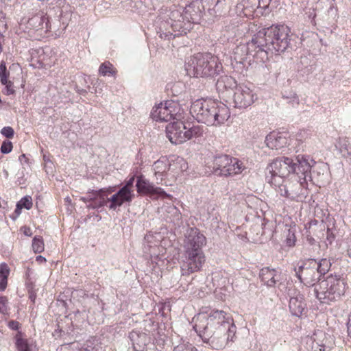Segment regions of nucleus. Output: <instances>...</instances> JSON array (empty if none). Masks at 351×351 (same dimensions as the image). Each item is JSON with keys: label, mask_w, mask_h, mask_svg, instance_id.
<instances>
[{"label": "nucleus", "mask_w": 351, "mask_h": 351, "mask_svg": "<svg viewBox=\"0 0 351 351\" xmlns=\"http://www.w3.org/2000/svg\"><path fill=\"white\" fill-rule=\"evenodd\" d=\"M289 29L285 25H272L263 29L255 34L247 45H241L237 50L245 51L253 56L268 58L276 52H284L289 46Z\"/></svg>", "instance_id": "nucleus-1"}, {"label": "nucleus", "mask_w": 351, "mask_h": 351, "mask_svg": "<svg viewBox=\"0 0 351 351\" xmlns=\"http://www.w3.org/2000/svg\"><path fill=\"white\" fill-rule=\"evenodd\" d=\"M231 318L232 316L221 310L202 312L193 317V329L204 343L210 345L216 336L225 331L226 325Z\"/></svg>", "instance_id": "nucleus-2"}, {"label": "nucleus", "mask_w": 351, "mask_h": 351, "mask_svg": "<svg viewBox=\"0 0 351 351\" xmlns=\"http://www.w3.org/2000/svg\"><path fill=\"white\" fill-rule=\"evenodd\" d=\"M206 237L197 228H190L184 243L183 260L181 265L183 276H188L200 270L205 261L202 247Z\"/></svg>", "instance_id": "nucleus-3"}, {"label": "nucleus", "mask_w": 351, "mask_h": 351, "mask_svg": "<svg viewBox=\"0 0 351 351\" xmlns=\"http://www.w3.org/2000/svg\"><path fill=\"white\" fill-rule=\"evenodd\" d=\"M190 112L199 123L207 125L223 124L230 116L226 105L213 100H196L192 104Z\"/></svg>", "instance_id": "nucleus-4"}, {"label": "nucleus", "mask_w": 351, "mask_h": 351, "mask_svg": "<svg viewBox=\"0 0 351 351\" xmlns=\"http://www.w3.org/2000/svg\"><path fill=\"white\" fill-rule=\"evenodd\" d=\"M315 160L306 155H298L295 159L289 157L277 158L267 167L269 173L287 176L293 173L302 177L304 181L311 178V168Z\"/></svg>", "instance_id": "nucleus-5"}, {"label": "nucleus", "mask_w": 351, "mask_h": 351, "mask_svg": "<svg viewBox=\"0 0 351 351\" xmlns=\"http://www.w3.org/2000/svg\"><path fill=\"white\" fill-rule=\"evenodd\" d=\"M187 74L195 77H214L222 71L219 59L210 53H197L185 64Z\"/></svg>", "instance_id": "nucleus-6"}, {"label": "nucleus", "mask_w": 351, "mask_h": 351, "mask_svg": "<svg viewBox=\"0 0 351 351\" xmlns=\"http://www.w3.org/2000/svg\"><path fill=\"white\" fill-rule=\"evenodd\" d=\"M346 289L347 283L340 275L330 274L315 285L314 291L321 303L330 304L340 300Z\"/></svg>", "instance_id": "nucleus-7"}, {"label": "nucleus", "mask_w": 351, "mask_h": 351, "mask_svg": "<svg viewBox=\"0 0 351 351\" xmlns=\"http://www.w3.org/2000/svg\"><path fill=\"white\" fill-rule=\"evenodd\" d=\"M203 132L202 127L199 125L187 127L183 121L178 119L166 126L167 137L171 143L175 145L184 143L193 137L201 136Z\"/></svg>", "instance_id": "nucleus-8"}, {"label": "nucleus", "mask_w": 351, "mask_h": 351, "mask_svg": "<svg viewBox=\"0 0 351 351\" xmlns=\"http://www.w3.org/2000/svg\"><path fill=\"white\" fill-rule=\"evenodd\" d=\"M213 169L216 174L227 177L241 173L244 166L237 158L226 154H219L214 157Z\"/></svg>", "instance_id": "nucleus-9"}, {"label": "nucleus", "mask_w": 351, "mask_h": 351, "mask_svg": "<svg viewBox=\"0 0 351 351\" xmlns=\"http://www.w3.org/2000/svg\"><path fill=\"white\" fill-rule=\"evenodd\" d=\"M295 271L300 281L308 287H315L316 282L319 283L322 280L317 271L315 259L308 260L298 269H295Z\"/></svg>", "instance_id": "nucleus-10"}, {"label": "nucleus", "mask_w": 351, "mask_h": 351, "mask_svg": "<svg viewBox=\"0 0 351 351\" xmlns=\"http://www.w3.org/2000/svg\"><path fill=\"white\" fill-rule=\"evenodd\" d=\"M179 110L178 104L173 101H167L154 107L151 114L152 118L156 121L167 122L172 119H177L176 117Z\"/></svg>", "instance_id": "nucleus-11"}, {"label": "nucleus", "mask_w": 351, "mask_h": 351, "mask_svg": "<svg viewBox=\"0 0 351 351\" xmlns=\"http://www.w3.org/2000/svg\"><path fill=\"white\" fill-rule=\"evenodd\" d=\"M184 20L172 23V21H161L158 34L161 38L170 40L183 34H186L188 27Z\"/></svg>", "instance_id": "nucleus-12"}, {"label": "nucleus", "mask_w": 351, "mask_h": 351, "mask_svg": "<svg viewBox=\"0 0 351 351\" xmlns=\"http://www.w3.org/2000/svg\"><path fill=\"white\" fill-rule=\"evenodd\" d=\"M298 178L292 181L286 182L284 186H280L278 193L281 196L286 197L291 200H298L303 191V184L306 182L302 178L297 176Z\"/></svg>", "instance_id": "nucleus-13"}, {"label": "nucleus", "mask_w": 351, "mask_h": 351, "mask_svg": "<svg viewBox=\"0 0 351 351\" xmlns=\"http://www.w3.org/2000/svg\"><path fill=\"white\" fill-rule=\"evenodd\" d=\"M256 99L253 91L245 85H239L233 95L235 108H246L251 106Z\"/></svg>", "instance_id": "nucleus-14"}, {"label": "nucleus", "mask_w": 351, "mask_h": 351, "mask_svg": "<svg viewBox=\"0 0 351 351\" xmlns=\"http://www.w3.org/2000/svg\"><path fill=\"white\" fill-rule=\"evenodd\" d=\"M236 334L237 326L232 317L231 321L228 322V324L226 325L225 331L218 336H216V338L210 345L216 349H221L230 343H233L236 341Z\"/></svg>", "instance_id": "nucleus-15"}, {"label": "nucleus", "mask_w": 351, "mask_h": 351, "mask_svg": "<svg viewBox=\"0 0 351 351\" xmlns=\"http://www.w3.org/2000/svg\"><path fill=\"white\" fill-rule=\"evenodd\" d=\"M204 16L207 21H215L224 14V0H202Z\"/></svg>", "instance_id": "nucleus-16"}, {"label": "nucleus", "mask_w": 351, "mask_h": 351, "mask_svg": "<svg viewBox=\"0 0 351 351\" xmlns=\"http://www.w3.org/2000/svg\"><path fill=\"white\" fill-rule=\"evenodd\" d=\"M136 190L140 194H149L150 195H158L164 197H169V195L160 187H156L149 180H146L143 175L137 177Z\"/></svg>", "instance_id": "nucleus-17"}, {"label": "nucleus", "mask_w": 351, "mask_h": 351, "mask_svg": "<svg viewBox=\"0 0 351 351\" xmlns=\"http://www.w3.org/2000/svg\"><path fill=\"white\" fill-rule=\"evenodd\" d=\"M184 18L193 23H199L204 16V8L202 0L195 1L187 5L184 9Z\"/></svg>", "instance_id": "nucleus-18"}, {"label": "nucleus", "mask_w": 351, "mask_h": 351, "mask_svg": "<svg viewBox=\"0 0 351 351\" xmlns=\"http://www.w3.org/2000/svg\"><path fill=\"white\" fill-rule=\"evenodd\" d=\"M134 197V190L126 189L123 186L108 199L110 204L108 208L115 210L117 208L121 206L124 203L130 204Z\"/></svg>", "instance_id": "nucleus-19"}, {"label": "nucleus", "mask_w": 351, "mask_h": 351, "mask_svg": "<svg viewBox=\"0 0 351 351\" xmlns=\"http://www.w3.org/2000/svg\"><path fill=\"white\" fill-rule=\"evenodd\" d=\"M114 191L112 187L108 189H101L99 190L91 191L92 193L95 194L94 197H90L89 200L93 201V204L88 206L89 208H99L103 207L107 204L108 202L110 203L108 200V195Z\"/></svg>", "instance_id": "nucleus-20"}, {"label": "nucleus", "mask_w": 351, "mask_h": 351, "mask_svg": "<svg viewBox=\"0 0 351 351\" xmlns=\"http://www.w3.org/2000/svg\"><path fill=\"white\" fill-rule=\"evenodd\" d=\"M266 145L271 149L278 150L287 146V138L278 132H271L265 138Z\"/></svg>", "instance_id": "nucleus-21"}, {"label": "nucleus", "mask_w": 351, "mask_h": 351, "mask_svg": "<svg viewBox=\"0 0 351 351\" xmlns=\"http://www.w3.org/2000/svg\"><path fill=\"white\" fill-rule=\"evenodd\" d=\"M278 272L275 269H270L269 267H264L261 269L259 277L261 281L269 287H275L276 282L279 281Z\"/></svg>", "instance_id": "nucleus-22"}, {"label": "nucleus", "mask_w": 351, "mask_h": 351, "mask_svg": "<svg viewBox=\"0 0 351 351\" xmlns=\"http://www.w3.org/2000/svg\"><path fill=\"white\" fill-rule=\"evenodd\" d=\"M289 310L293 315L300 317L306 308V303L303 295L298 293L291 297L289 304Z\"/></svg>", "instance_id": "nucleus-23"}, {"label": "nucleus", "mask_w": 351, "mask_h": 351, "mask_svg": "<svg viewBox=\"0 0 351 351\" xmlns=\"http://www.w3.org/2000/svg\"><path fill=\"white\" fill-rule=\"evenodd\" d=\"M237 86L236 80L231 76L226 75L221 76L216 82V89L219 94L222 95Z\"/></svg>", "instance_id": "nucleus-24"}, {"label": "nucleus", "mask_w": 351, "mask_h": 351, "mask_svg": "<svg viewBox=\"0 0 351 351\" xmlns=\"http://www.w3.org/2000/svg\"><path fill=\"white\" fill-rule=\"evenodd\" d=\"M326 341V333L321 330L315 331L311 337L306 338V343H311L312 349H319L320 351L324 350Z\"/></svg>", "instance_id": "nucleus-25"}, {"label": "nucleus", "mask_w": 351, "mask_h": 351, "mask_svg": "<svg viewBox=\"0 0 351 351\" xmlns=\"http://www.w3.org/2000/svg\"><path fill=\"white\" fill-rule=\"evenodd\" d=\"M336 147L343 157L351 156V141L348 138H339Z\"/></svg>", "instance_id": "nucleus-26"}, {"label": "nucleus", "mask_w": 351, "mask_h": 351, "mask_svg": "<svg viewBox=\"0 0 351 351\" xmlns=\"http://www.w3.org/2000/svg\"><path fill=\"white\" fill-rule=\"evenodd\" d=\"M270 176H267L266 178L267 180L268 183H269L271 186H273L276 191L278 193V190H280V186H284L285 180L284 178L285 176H282L281 175L269 173Z\"/></svg>", "instance_id": "nucleus-27"}, {"label": "nucleus", "mask_w": 351, "mask_h": 351, "mask_svg": "<svg viewBox=\"0 0 351 351\" xmlns=\"http://www.w3.org/2000/svg\"><path fill=\"white\" fill-rule=\"evenodd\" d=\"M22 332L18 331L15 335L16 339V347L18 351H31L30 346L27 342V340L22 337Z\"/></svg>", "instance_id": "nucleus-28"}, {"label": "nucleus", "mask_w": 351, "mask_h": 351, "mask_svg": "<svg viewBox=\"0 0 351 351\" xmlns=\"http://www.w3.org/2000/svg\"><path fill=\"white\" fill-rule=\"evenodd\" d=\"M166 211L168 214L167 219L170 221L176 223L181 219V213L180 210L173 205L167 206Z\"/></svg>", "instance_id": "nucleus-29"}, {"label": "nucleus", "mask_w": 351, "mask_h": 351, "mask_svg": "<svg viewBox=\"0 0 351 351\" xmlns=\"http://www.w3.org/2000/svg\"><path fill=\"white\" fill-rule=\"evenodd\" d=\"M9 268L5 263L0 265V291H3L7 287Z\"/></svg>", "instance_id": "nucleus-30"}, {"label": "nucleus", "mask_w": 351, "mask_h": 351, "mask_svg": "<svg viewBox=\"0 0 351 351\" xmlns=\"http://www.w3.org/2000/svg\"><path fill=\"white\" fill-rule=\"evenodd\" d=\"M99 73L103 76L115 75L117 71L109 61H106L100 65Z\"/></svg>", "instance_id": "nucleus-31"}, {"label": "nucleus", "mask_w": 351, "mask_h": 351, "mask_svg": "<svg viewBox=\"0 0 351 351\" xmlns=\"http://www.w3.org/2000/svg\"><path fill=\"white\" fill-rule=\"evenodd\" d=\"M315 267L321 277L330 270L331 263L330 260L322 258L319 263L315 261Z\"/></svg>", "instance_id": "nucleus-32"}, {"label": "nucleus", "mask_w": 351, "mask_h": 351, "mask_svg": "<svg viewBox=\"0 0 351 351\" xmlns=\"http://www.w3.org/2000/svg\"><path fill=\"white\" fill-rule=\"evenodd\" d=\"M168 18L164 21H172V23L185 20L184 12L182 13L180 10L173 9L170 10L169 13L167 14Z\"/></svg>", "instance_id": "nucleus-33"}, {"label": "nucleus", "mask_w": 351, "mask_h": 351, "mask_svg": "<svg viewBox=\"0 0 351 351\" xmlns=\"http://www.w3.org/2000/svg\"><path fill=\"white\" fill-rule=\"evenodd\" d=\"M295 241H296L295 228H288L287 237L285 239L287 245L289 247H293L295 245Z\"/></svg>", "instance_id": "nucleus-34"}, {"label": "nucleus", "mask_w": 351, "mask_h": 351, "mask_svg": "<svg viewBox=\"0 0 351 351\" xmlns=\"http://www.w3.org/2000/svg\"><path fill=\"white\" fill-rule=\"evenodd\" d=\"M32 249L35 253H41L44 250V242L41 237H35L33 239Z\"/></svg>", "instance_id": "nucleus-35"}, {"label": "nucleus", "mask_w": 351, "mask_h": 351, "mask_svg": "<svg viewBox=\"0 0 351 351\" xmlns=\"http://www.w3.org/2000/svg\"><path fill=\"white\" fill-rule=\"evenodd\" d=\"M10 73L7 71L5 62L2 61L0 63V82L1 84L8 83Z\"/></svg>", "instance_id": "nucleus-36"}, {"label": "nucleus", "mask_w": 351, "mask_h": 351, "mask_svg": "<svg viewBox=\"0 0 351 351\" xmlns=\"http://www.w3.org/2000/svg\"><path fill=\"white\" fill-rule=\"evenodd\" d=\"M17 208H25L27 210L32 207V202L30 197L26 196L23 197L16 204Z\"/></svg>", "instance_id": "nucleus-37"}, {"label": "nucleus", "mask_w": 351, "mask_h": 351, "mask_svg": "<svg viewBox=\"0 0 351 351\" xmlns=\"http://www.w3.org/2000/svg\"><path fill=\"white\" fill-rule=\"evenodd\" d=\"M173 351H197V349L190 343H181L176 346Z\"/></svg>", "instance_id": "nucleus-38"}, {"label": "nucleus", "mask_w": 351, "mask_h": 351, "mask_svg": "<svg viewBox=\"0 0 351 351\" xmlns=\"http://www.w3.org/2000/svg\"><path fill=\"white\" fill-rule=\"evenodd\" d=\"M12 149V143L9 141H4L1 147V152L6 154L11 152Z\"/></svg>", "instance_id": "nucleus-39"}, {"label": "nucleus", "mask_w": 351, "mask_h": 351, "mask_svg": "<svg viewBox=\"0 0 351 351\" xmlns=\"http://www.w3.org/2000/svg\"><path fill=\"white\" fill-rule=\"evenodd\" d=\"M3 85H5V90L3 93L7 95H12L14 94L15 90L14 89V84L12 81L8 80V83L6 84H2Z\"/></svg>", "instance_id": "nucleus-40"}, {"label": "nucleus", "mask_w": 351, "mask_h": 351, "mask_svg": "<svg viewBox=\"0 0 351 351\" xmlns=\"http://www.w3.org/2000/svg\"><path fill=\"white\" fill-rule=\"evenodd\" d=\"M1 134L6 138H10L13 137L14 131L12 128L6 126L1 129Z\"/></svg>", "instance_id": "nucleus-41"}, {"label": "nucleus", "mask_w": 351, "mask_h": 351, "mask_svg": "<svg viewBox=\"0 0 351 351\" xmlns=\"http://www.w3.org/2000/svg\"><path fill=\"white\" fill-rule=\"evenodd\" d=\"M8 310V300L5 297H0V313L3 314L7 313Z\"/></svg>", "instance_id": "nucleus-42"}, {"label": "nucleus", "mask_w": 351, "mask_h": 351, "mask_svg": "<svg viewBox=\"0 0 351 351\" xmlns=\"http://www.w3.org/2000/svg\"><path fill=\"white\" fill-rule=\"evenodd\" d=\"M287 98L288 99L287 103L291 104L293 107H295V106L299 105L300 99L296 94L293 93L291 95V97H287Z\"/></svg>", "instance_id": "nucleus-43"}, {"label": "nucleus", "mask_w": 351, "mask_h": 351, "mask_svg": "<svg viewBox=\"0 0 351 351\" xmlns=\"http://www.w3.org/2000/svg\"><path fill=\"white\" fill-rule=\"evenodd\" d=\"M135 180V176H132L131 178H130L129 180H126L124 185L123 186V188H126V189L133 190L134 186V182Z\"/></svg>", "instance_id": "nucleus-44"}, {"label": "nucleus", "mask_w": 351, "mask_h": 351, "mask_svg": "<svg viewBox=\"0 0 351 351\" xmlns=\"http://www.w3.org/2000/svg\"><path fill=\"white\" fill-rule=\"evenodd\" d=\"M8 326L10 329L17 330L20 328L21 324L17 321L11 320L8 322Z\"/></svg>", "instance_id": "nucleus-45"}, {"label": "nucleus", "mask_w": 351, "mask_h": 351, "mask_svg": "<svg viewBox=\"0 0 351 351\" xmlns=\"http://www.w3.org/2000/svg\"><path fill=\"white\" fill-rule=\"evenodd\" d=\"M335 236L333 234V232L330 230V228H327L326 231V240L329 243V244H331L332 241L335 240Z\"/></svg>", "instance_id": "nucleus-46"}, {"label": "nucleus", "mask_w": 351, "mask_h": 351, "mask_svg": "<svg viewBox=\"0 0 351 351\" xmlns=\"http://www.w3.org/2000/svg\"><path fill=\"white\" fill-rule=\"evenodd\" d=\"M163 165V162L160 161V160H157L156 162H154V169L156 171V174L157 173H160L161 171H160V168H161V165Z\"/></svg>", "instance_id": "nucleus-47"}, {"label": "nucleus", "mask_w": 351, "mask_h": 351, "mask_svg": "<svg viewBox=\"0 0 351 351\" xmlns=\"http://www.w3.org/2000/svg\"><path fill=\"white\" fill-rule=\"evenodd\" d=\"M88 195L86 196V197H81V200L83 201L84 202L86 203V202H91V204H93V201H90L89 200V198L90 197H94L95 196V194L92 193L91 191H89L88 193Z\"/></svg>", "instance_id": "nucleus-48"}, {"label": "nucleus", "mask_w": 351, "mask_h": 351, "mask_svg": "<svg viewBox=\"0 0 351 351\" xmlns=\"http://www.w3.org/2000/svg\"><path fill=\"white\" fill-rule=\"evenodd\" d=\"M346 324H347L348 335L351 338V312H350V314L349 315L348 319Z\"/></svg>", "instance_id": "nucleus-49"}, {"label": "nucleus", "mask_w": 351, "mask_h": 351, "mask_svg": "<svg viewBox=\"0 0 351 351\" xmlns=\"http://www.w3.org/2000/svg\"><path fill=\"white\" fill-rule=\"evenodd\" d=\"M236 26H232V25H227L226 26V30L227 32H231L230 34H235L236 32Z\"/></svg>", "instance_id": "nucleus-50"}, {"label": "nucleus", "mask_w": 351, "mask_h": 351, "mask_svg": "<svg viewBox=\"0 0 351 351\" xmlns=\"http://www.w3.org/2000/svg\"><path fill=\"white\" fill-rule=\"evenodd\" d=\"M36 298V293L34 291H29V298L33 303L35 302Z\"/></svg>", "instance_id": "nucleus-51"}, {"label": "nucleus", "mask_w": 351, "mask_h": 351, "mask_svg": "<svg viewBox=\"0 0 351 351\" xmlns=\"http://www.w3.org/2000/svg\"><path fill=\"white\" fill-rule=\"evenodd\" d=\"M36 261L40 262V263H45L46 262V258L40 255L36 257Z\"/></svg>", "instance_id": "nucleus-52"}, {"label": "nucleus", "mask_w": 351, "mask_h": 351, "mask_svg": "<svg viewBox=\"0 0 351 351\" xmlns=\"http://www.w3.org/2000/svg\"><path fill=\"white\" fill-rule=\"evenodd\" d=\"M23 159H24L25 162H27V157H26L25 154H21V155L19 156V160H20L21 162H22V161H23Z\"/></svg>", "instance_id": "nucleus-53"}, {"label": "nucleus", "mask_w": 351, "mask_h": 351, "mask_svg": "<svg viewBox=\"0 0 351 351\" xmlns=\"http://www.w3.org/2000/svg\"><path fill=\"white\" fill-rule=\"evenodd\" d=\"M25 234L28 235V236L31 235V230L29 228H27V230L25 231Z\"/></svg>", "instance_id": "nucleus-54"}, {"label": "nucleus", "mask_w": 351, "mask_h": 351, "mask_svg": "<svg viewBox=\"0 0 351 351\" xmlns=\"http://www.w3.org/2000/svg\"><path fill=\"white\" fill-rule=\"evenodd\" d=\"M76 351H91V350H88L87 348H85V349H84V350L80 349V350H76Z\"/></svg>", "instance_id": "nucleus-55"}]
</instances>
